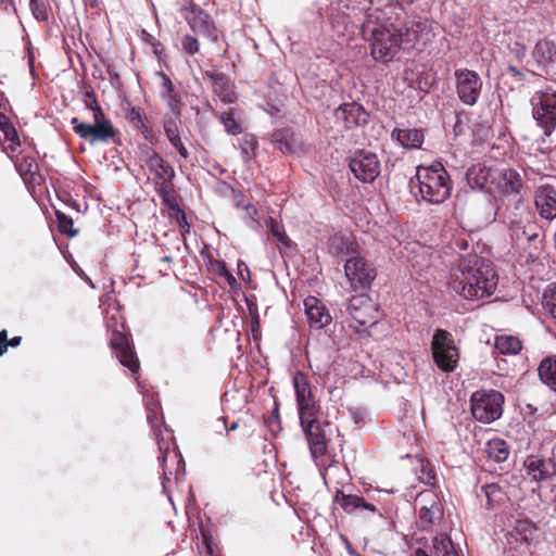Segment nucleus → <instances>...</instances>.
Returning a JSON list of instances; mask_svg holds the SVG:
<instances>
[{"instance_id":"ea45409f","label":"nucleus","mask_w":556,"mask_h":556,"mask_svg":"<svg viewBox=\"0 0 556 556\" xmlns=\"http://www.w3.org/2000/svg\"><path fill=\"white\" fill-rule=\"evenodd\" d=\"M257 140L254 135L245 134L239 139V148L244 163H249L254 155Z\"/></svg>"},{"instance_id":"dca6fc26","label":"nucleus","mask_w":556,"mask_h":556,"mask_svg":"<svg viewBox=\"0 0 556 556\" xmlns=\"http://www.w3.org/2000/svg\"><path fill=\"white\" fill-rule=\"evenodd\" d=\"M293 386L300 420H306L309 417L317 416L318 406L307 381V377L302 372H296L293 377Z\"/></svg>"},{"instance_id":"69168bd1","label":"nucleus","mask_w":556,"mask_h":556,"mask_svg":"<svg viewBox=\"0 0 556 556\" xmlns=\"http://www.w3.org/2000/svg\"><path fill=\"white\" fill-rule=\"evenodd\" d=\"M180 215H181V220L186 223V215L184 212L179 211Z\"/></svg>"},{"instance_id":"a211bd4d","label":"nucleus","mask_w":556,"mask_h":556,"mask_svg":"<svg viewBox=\"0 0 556 556\" xmlns=\"http://www.w3.org/2000/svg\"><path fill=\"white\" fill-rule=\"evenodd\" d=\"M523 466L531 481L543 482L556 476V462L553 458H545L541 455H529Z\"/></svg>"},{"instance_id":"58836bf2","label":"nucleus","mask_w":556,"mask_h":556,"mask_svg":"<svg viewBox=\"0 0 556 556\" xmlns=\"http://www.w3.org/2000/svg\"><path fill=\"white\" fill-rule=\"evenodd\" d=\"M486 170L481 165H473L466 173V179L473 189H482L486 182Z\"/></svg>"},{"instance_id":"3c124183","label":"nucleus","mask_w":556,"mask_h":556,"mask_svg":"<svg viewBox=\"0 0 556 556\" xmlns=\"http://www.w3.org/2000/svg\"><path fill=\"white\" fill-rule=\"evenodd\" d=\"M233 192V200H235V206L238 210H247V207H250L252 203L245 198V195L238 190H232Z\"/></svg>"},{"instance_id":"e2e57ef3","label":"nucleus","mask_w":556,"mask_h":556,"mask_svg":"<svg viewBox=\"0 0 556 556\" xmlns=\"http://www.w3.org/2000/svg\"><path fill=\"white\" fill-rule=\"evenodd\" d=\"M416 556H429L426 552L421 551V549H418L416 552Z\"/></svg>"},{"instance_id":"8fccbe9b","label":"nucleus","mask_w":556,"mask_h":556,"mask_svg":"<svg viewBox=\"0 0 556 556\" xmlns=\"http://www.w3.org/2000/svg\"><path fill=\"white\" fill-rule=\"evenodd\" d=\"M29 8L36 20L43 21L47 18V9L43 2H40L39 0H30Z\"/></svg>"},{"instance_id":"a878e982","label":"nucleus","mask_w":556,"mask_h":556,"mask_svg":"<svg viewBox=\"0 0 556 556\" xmlns=\"http://www.w3.org/2000/svg\"><path fill=\"white\" fill-rule=\"evenodd\" d=\"M532 56L539 67L545 68L555 60L556 43L546 38L539 40L534 46Z\"/></svg>"},{"instance_id":"6e6552de","label":"nucleus","mask_w":556,"mask_h":556,"mask_svg":"<svg viewBox=\"0 0 556 556\" xmlns=\"http://www.w3.org/2000/svg\"><path fill=\"white\" fill-rule=\"evenodd\" d=\"M431 351L434 363L441 370L450 372L456 368L459 354L452 333L438 329L433 334Z\"/></svg>"},{"instance_id":"7c9ffc66","label":"nucleus","mask_w":556,"mask_h":556,"mask_svg":"<svg viewBox=\"0 0 556 556\" xmlns=\"http://www.w3.org/2000/svg\"><path fill=\"white\" fill-rule=\"evenodd\" d=\"M538 370L541 381L551 390L556 391V356L544 358Z\"/></svg>"},{"instance_id":"a18cd8bd","label":"nucleus","mask_w":556,"mask_h":556,"mask_svg":"<svg viewBox=\"0 0 556 556\" xmlns=\"http://www.w3.org/2000/svg\"><path fill=\"white\" fill-rule=\"evenodd\" d=\"M0 130L3 134L4 142L16 143L18 138L17 131L11 121L4 114H0Z\"/></svg>"},{"instance_id":"4be33fe9","label":"nucleus","mask_w":556,"mask_h":556,"mask_svg":"<svg viewBox=\"0 0 556 556\" xmlns=\"http://www.w3.org/2000/svg\"><path fill=\"white\" fill-rule=\"evenodd\" d=\"M305 314L308 324L314 329H321L331 323V315L325 304L315 296L304 301Z\"/></svg>"},{"instance_id":"338daca9","label":"nucleus","mask_w":556,"mask_h":556,"mask_svg":"<svg viewBox=\"0 0 556 556\" xmlns=\"http://www.w3.org/2000/svg\"><path fill=\"white\" fill-rule=\"evenodd\" d=\"M313 366H314V365H313V361H312V359H309V367H312V368H313Z\"/></svg>"},{"instance_id":"a19ab883","label":"nucleus","mask_w":556,"mask_h":556,"mask_svg":"<svg viewBox=\"0 0 556 556\" xmlns=\"http://www.w3.org/2000/svg\"><path fill=\"white\" fill-rule=\"evenodd\" d=\"M265 225L278 243L287 248L291 245V240L286 235L283 226L279 224L277 219L269 217L265 220Z\"/></svg>"},{"instance_id":"49530a36","label":"nucleus","mask_w":556,"mask_h":556,"mask_svg":"<svg viewBox=\"0 0 556 556\" xmlns=\"http://www.w3.org/2000/svg\"><path fill=\"white\" fill-rule=\"evenodd\" d=\"M55 215L60 232L67 235L68 237H75L77 235V230L73 228V219L60 211H56Z\"/></svg>"},{"instance_id":"6e6d98bb","label":"nucleus","mask_w":556,"mask_h":556,"mask_svg":"<svg viewBox=\"0 0 556 556\" xmlns=\"http://www.w3.org/2000/svg\"><path fill=\"white\" fill-rule=\"evenodd\" d=\"M8 349L7 331H0V355H3Z\"/></svg>"},{"instance_id":"412c9836","label":"nucleus","mask_w":556,"mask_h":556,"mask_svg":"<svg viewBox=\"0 0 556 556\" xmlns=\"http://www.w3.org/2000/svg\"><path fill=\"white\" fill-rule=\"evenodd\" d=\"M334 117L345 128L350 129L355 126H363L368 123V112L358 103H343L334 111Z\"/></svg>"},{"instance_id":"052dcab7","label":"nucleus","mask_w":556,"mask_h":556,"mask_svg":"<svg viewBox=\"0 0 556 556\" xmlns=\"http://www.w3.org/2000/svg\"><path fill=\"white\" fill-rule=\"evenodd\" d=\"M361 507H363L364 509L366 510H371L374 511L375 510V506L369 504V503H366L364 502V500L362 498V504H361Z\"/></svg>"},{"instance_id":"bb28decb","label":"nucleus","mask_w":556,"mask_h":556,"mask_svg":"<svg viewBox=\"0 0 556 556\" xmlns=\"http://www.w3.org/2000/svg\"><path fill=\"white\" fill-rule=\"evenodd\" d=\"M157 75L162 78V98L167 102V105L176 118H179L180 110V96L175 91L170 78L164 73L159 72Z\"/></svg>"},{"instance_id":"09e8293b","label":"nucleus","mask_w":556,"mask_h":556,"mask_svg":"<svg viewBox=\"0 0 556 556\" xmlns=\"http://www.w3.org/2000/svg\"><path fill=\"white\" fill-rule=\"evenodd\" d=\"M126 118L129 123H131L137 129H142L144 127V121L141 115L140 109L130 108L126 113Z\"/></svg>"},{"instance_id":"6ab92c4d","label":"nucleus","mask_w":556,"mask_h":556,"mask_svg":"<svg viewBox=\"0 0 556 556\" xmlns=\"http://www.w3.org/2000/svg\"><path fill=\"white\" fill-rule=\"evenodd\" d=\"M534 204L541 218L552 222L556 218V189L549 184H542L534 191Z\"/></svg>"},{"instance_id":"ddd939ff","label":"nucleus","mask_w":556,"mask_h":556,"mask_svg":"<svg viewBox=\"0 0 556 556\" xmlns=\"http://www.w3.org/2000/svg\"><path fill=\"white\" fill-rule=\"evenodd\" d=\"M349 166L355 178L362 182H372L380 174V161L376 153L357 150L350 157Z\"/></svg>"},{"instance_id":"aec40b11","label":"nucleus","mask_w":556,"mask_h":556,"mask_svg":"<svg viewBox=\"0 0 556 556\" xmlns=\"http://www.w3.org/2000/svg\"><path fill=\"white\" fill-rule=\"evenodd\" d=\"M111 346L114 350L119 363L127 367L134 375L139 369V361L129 343L128 338L118 330L113 331Z\"/></svg>"},{"instance_id":"423d86ee","label":"nucleus","mask_w":556,"mask_h":556,"mask_svg":"<svg viewBox=\"0 0 556 556\" xmlns=\"http://www.w3.org/2000/svg\"><path fill=\"white\" fill-rule=\"evenodd\" d=\"M506 218L510 236L517 243L523 240L530 242L538 238L539 227L523 198L515 199L513 205L507 207Z\"/></svg>"},{"instance_id":"4468645a","label":"nucleus","mask_w":556,"mask_h":556,"mask_svg":"<svg viewBox=\"0 0 556 556\" xmlns=\"http://www.w3.org/2000/svg\"><path fill=\"white\" fill-rule=\"evenodd\" d=\"M434 34L428 20H415L407 23L402 31V43L405 49L422 50L433 39Z\"/></svg>"},{"instance_id":"39448f33","label":"nucleus","mask_w":556,"mask_h":556,"mask_svg":"<svg viewBox=\"0 0 556 556\" xmlns=\"http://www.w3.org/2000/svg\"><path fill=\"white\" fill-rule=\"evenodd\" d=\"M416 179L420 197L428 203H443L451 194L452 182L450 175L439 162H434L429 166H418Z\"/></svg>"},{"instance_id":"393cba45","label":"nucleus","mask_w":556,"mask_h":556,"mask_svg":"<svg viewBox=\"0 0 556 556\" xmlns=\"http://www.w3.org/2000/svg\"><path fill=\"white\" fill-rule=\"evenodd\" d=\"M206 77L210 78L214 93L224 102L232 103L236 100V93L230 79L219 71H207Z\"/></svg>"},{"instance_id":"f257e3e1","label":"nucleus","mask_w":556,"mask_h":556,"mask_svg":"<svg viewBox=\"0 0 556 556\" xmlns=\"http://www.w3.org/2000/svg\"><path fill=\"white\" fill-rule=\"evenodd\" d=\"M497 276L490 262L473 254L463 257L452 274L450 286L466 300L492 295L497 287Z\"/></svg>"},{"instance_id":"37998d69","label":"nucleus","mask_w":556,"mask_h":556,"mask_svg":"<svg viewBox=\"0 0 556 556\" xmlns=\"http://www.w3.org/2000/svg\"><path fill=\"white\" fill-rule=\"evenodd\" d=\"M241 218L250 229L256 232H261L264 227L258 216V211L253 204L243 211Z\"/></svg>"},{"instance_id":"c03bdc74","label":"nucleus","mask_w":556,"mask_h":556,"mask_svg":"<svg viewBox=\"0 0 556 556\" xmlns=\"http://www.w3.org/2000/svg\"><path fill=\"white\" fill-rule=\"evenodd\" d=\"M481 492L486 498L485 507L491 509L495 506V504L500 503L502 500V491L498 484L489 483L481 488Z\"/></svg>"},{"instance_id":"0eeeda50","label":"nucleus","mask_w":556,"mask_h":556,"mask_svg":"<svg viewBox=\"0 0 556 556\" xmlns=\"http://www.w3.org/2000/svg\"><path fill=\"white\" fill-rule=\"evenodd\" d=\"M504 396L496 390L476 391L470 399L473 418L483 424L495 421L502 416Z\"/></svg>"},{"instance_id":"72a5a7b5","label":"nucleus","mask_w":556,"mask_h":556,"mask_svg":"<svg viewBox=\"0 0 556 556\" xmlns=\"http://www.w3.org/2000/svg\"><path fill=\"white\" fill-rule=\"evenodd\" d=\"M495 348L501 354H517L521 350V341L514 336H497Z\"/></svg>"},{"instance_id":"de8ad7c7","label":"nucleus","mask_w":556,"mask_h":556,"mask_svg":"<svg viewBox=\"0 0 556 556\" xmlns=\"http://www.w3.org/2000/svg\"><path fill=\"white\" fill-rule=\"evenodd\" d=\"M181 47L187 54L193 55L199 52L200 43L194 36L185 35L181 40Z\"/></svg>"},{"instance_id":"5701e85b","label":"nucleus","mask_w":556,"mask_h":556,"mask_svg":"<svg viewBox=\"0 0 556 556\" xmlns=\"http://www.w3.org/2000/svg\"><path fill=\"white\" fill-rule=\"evenodd\" d=\"M502 181V192L505 195H515L517 198H523L526 194L525 180L519 170L516 168L507 167L503 168L500 173Z\"/></svg>"},{"instance_id":"b1692460","label":"nucleus","mask_w":556,"mask_h":556,"mask_svg":"<svg viewBox=\"0 0 556 556\" xmlns=\"http://www.w3.org/2000/svg\"><path fill=\"white\" fill-rule=\"evenodd\" d=\"M358 244L351 233H334L329 238L328 251L333 256H355Z\"/></svg>"},{"instance_id":"7ed1b4c3","label":"nucleus","mask_w":556,"mask_h":556,"mask_svg":"<svg viewBox=\"0 0 556 556\" xmlns=\"http://www.w3.org/2000/svg\"><path fill=\"white\" fill-rule=\"evenodd\" d=\"M83 102L86 109L93 113V124L81 122L78 117H72L71 125L76 135L89 140L90 143L108 142L116 136L112 123L105 117L101 106L98 103L94 91L88 87L81 92Z\"/></svg>"},{"instance_id":"c9c22d12","label":"nucleus","mask_w":556,"mask_h":556,"mask_svg":"<svg viewBox=\"0 0 556 556\" xmlns=\"http://www.w3.org/2000/svg\"><path fill=\"white\" fill-rule=\"evenodd\" d=\"M15 168L24 181L34 179V175L38 169V165L33 157L23 156L14 161Z\"/></svg>"},{"instance_id":"603ef678","label":"nucleus","mask_w":556,"mask_h":556,"mask_svg":"<svg viewBox=\"0 0 556 556\" xmlns=\"http://www.w3.org/2000/svg\"><path fill=\"white\" fill-rule=\"evenodd\" d=\"M545 306L551 316L556 319V285L551 289L549 295L546 296Z\"/></svg>"},{"instance_id":"20e7f679","label":"nucleus","mask_w":556,"mask_h":556,"mask_svg":"<svg viewBox=\"0 0 556 556\" xmlns=\"http://www.w3.org/2000/svg\"><path fill=\"white\" fill-rule=\"evenodd\" d=\"M146 407L148 409V421L151 425L156 441L157 446L160 451V457L161 465L163 468V488H165V481L169 480V477L174 473L173 472V465H176L175 468V476L177 477L180 471H184V460L181 458V455L179 452L173 447L174 445L173 437L169 434L168 430L166 428L162 429L159 427V420H157V410L160 408V404L153 397H146Z\"/></svg>"},{"instance_id":"5fc2aeb1","label":"nucleus","mask_w":556,"mask_h":556,"mask_svg":"<svg viewBox=\"0 0 556 556\" xmlns=\"http://www.w3.org/2000/svg\"><path fill=\"white\" fill-rule=\"evenodd\" d=\"M21 146V141H20V138H17L16 140V143H13V142H4V146H3V151L7 153V155L10 157V159H14L15 156V153L17 152L18 148Z\"/></svg>"},{"instance_id":"1a4fd4ad","label":"nucleus","mask_w":556,"mask_h":556,"mask_svg":"<svg viewBox=\"0 0 556 556\" xmlns=\"http://www.w3.org/2000/svg\"><path fill=\"white\" fill-rule=\"evenodd\" d=\"M532 114L544 134L549 136L556 127V91L545 89L531 98Z\"/></svg>"},{"instance_id":"2eb2a0df","label":"nucleus","mask_w":556,"mask_h":556,"mask_svg":"<svg viewBox=\"0 0 556 556\" xmlns=\"http://www.w3.org/2000/svg\"><path fill=\"white\" fill-rule=\"evenodd\" d=\"M305 433L311 454L314 459L323 457L327 450L326 429L330 427L329 422L319 421L316 416L306 420H300Z\"/></svg>"},{"instance_id":"79ce46f5","label":"nucleus","mask_w":556,"mask_h":556,"mask_svg":"<svg viewBox=\"0 0 556 556\" xmlns=\"http://www.w3.org/2000/svg\"><path fill=\"white\" fill-rule=\"evenodd\" d=\"M334 502L339 504L346 513H352L361 507L362 497L357 495H346L342 491H338L334 496Z\"/></svg>"},{"instance_id":"e433bc0d","label":"nucleus","mask_w":556,"mask_h":556,"mask_svg":"<svg viewBox=\"0 0 556 556\" xmlns=\"http://www.w3.org/2000/svg\"><path fill=\"white\" fill-rule=\"evenodd\" d=\"M441 509L434 501H432L429 506H421L419 509V522L421 528H428L434 522L435 519L441 518Z\"/></svg>"},{"instance_id":"c85d7f7f","label":"nucleus","mask_w":556,"mask_h":556,"mask_svg":"<svg viewBox=\"0 0 556 556\" xmlns=\"http://www.w3.org/2000/svg\"><path fill=\"white\" fill-rule=\"evenodd\" d=\"M177 119L178 118H176V117L175 118L166 119L164 122V126H163L164 127V132H165L168 141L177 150L179 155L181 157H184L185 160H188L189 159V152H188L187 148L184 146V143L181 141Z\"/></svg>"},{"instance_id":"2f4dec72","label":"nucleus","mask_w":556,"mask_h":556,"mask_svg":"<svg viewBox=\"0 0 556 556\" xmlns=\"http://www.w3.org/2000/svg\"><path fill=\"white\" fill-rule=\"evenodd\" d=\"M485 454L491 460L495 463H503L507 460L509 456V446L504 440L496 438L488 441L485 445Z\"/></svg>"},{"instance_id":"bf43d9fd","label":"nucleus","mask_w":556,"mask_h":556,"mask_svg":"<svg viewBox=\"0 0 556 556\" xmlns=\"http://www.w3.org/2000/svg\"><path fill=\"white\" fill-rule=\"evenodd\" d=\"M331 362L328 359L323 366L316 365V369L321 372H327V369L329 368Z\"/></svg>"},{"instance_id":"473e14b6","label":"nucleus","mask_w":556,"mask_h":556,"mask_svg":"<svg viewBox=\"0 0 556 556\" xmlns=\"http://www.w3.org/2000/svg\"><path fill=\"white\" fill-rule=\"evenodd\" d=\"M220 122L227 134L239 135L242 132V123L239 113L236 110L230 109L229 111L222 113Z\"/></svg>"},{"instance_id":"9d476101","label":"nucleus","mask_w":556,"mask_h":556,"mask_svg":"<svg viewBox=\"0 0 556 556\" xmlns=\"http://www.w3.org/2000/svg\"><path fill=\"white\" fill-rule=\"evenodd\" d=\"M180 13L193 33L205 37L211 41L218 40L219 31L217 26L212 16L202 8L190 3L188 5H184L180 9Z\"/></svg>"},{"instance_id":"cd10ccee","label":"nucleus","mask_w":556,"mask_h":556,"mask_svg":"<svg viewBox=\"0 0 556 556\" xmlns=\"http://www.w3.org/2000/svg\"><path fill=\"white\" fill-rule=\"evenodd\" d=\"M391 137L405 149H418L422 146L425 134L421 129H393Z\"/></svg>"},{"instance_id":"680f3d73","label":"nucleus","mask_w":556,"mask_h":556,"mask_svg":"<svg viewBox=\"0 0 556 556\" xmlns=\"http://www.w3.org/2000/svg\"><path fill=\"white\" fill-rule=\"evenodd\" d=\"M508 71L513 73L514 75H521V73L517 70L515 66H509Z\"/></svg>"},{"instance_id":"f03ea898","label":"nucleus","mask_w":556,"mask_h":556,"mask_svg":"<svg viewBox=\"0 0 556 556\" xmlns=\"http://www.w3.org/2000/svg\"><path fill=\"white\" fill-rule=\"evenodd\" d=\"M362 33L370 41L371 55L376 61L390 62L401 49L402 30L388 23L379 9L366 14Z\"/></svg>"},{"instance_id":"864d4df0","label":"nucleus","mask_w":556,"mask_h":556,"mask_svg":"<svg viewBox=\"0 0 556 556\" xmlns=\"http://www.w3.org/2000/svg\"><path fill=\"white\" fill-rule=\"evenodd\" d=\"M217 267L219 275L224 277L230 286H232L236 282V279L227 269L226 264L224 262H217Z\"/></svg>"},{"instance_id":"f8f14e48","label":"nucleus","mask_w":556,"mask_h":556,"mask_svg":"<svg viewBox=\"0 0 556 556\" xmlns=\"http://www.w3.org/2000/svg\"><path fill=\"white\" fill-rule=\"evenodd\" d=\"M344 273L351 288L354 290L369 288L377 276L372 264L358 254L346 260Z\"/></svg>"},{"instance_id":"f704fd0d","label":"nucleus","mask_w":556,"mask_h":556,"mask_svg":"<svg viewBox=\"0 0 556 556\" xmlns=\"http://www.w3.org/2000/svg\"><path fill=\"white\" fill-rule=\"evenodd\" d=\"M273 143L281 152L292 153L295 140L288 129H281L273 134Z\"/></svg>"},{"instance_id":"9b49d317","label":"nucleus","mask_w":556,"mask_h":556,"mask_svg":"<svg viewBox=\"0 0 556 556\" xmlns=\"http://www.w3.org/2000/svg\"><path fill=\"white\" fill-rule=\"evenodd\" d=\"M455 85L457 97L465 105L477 104L483 86L482 78L477 72L468 68L456 70Z\"/></svg>"},{"instance_id":"4c0bfd02","label":"nucleus","mask_w":556,"mask_h":556,"mask_svg":"<svg viewBox=\"0 0 556 556\" xmlns=\"http://www.w3.org/2000/svg\"><path fill=\"white\" fill-rule=\"evenodd\" d=\"M434 556H458L452 540L445 535H437L433 539Z\"/></svg>"},{"instance_id":"c756f323","label":"nucleus","mask_w":556,"mask_h":556,"mask_svg":"<svg viewBox=\"0 0 556 556\" xmlns=\"http://www.w3.org/2000/svg\"><path fill=\"white\" fill-rule=\"evenodd\" d=\"M147 165L164 182H169L175 177L174 168L156 152L149 156Z\"/></svg>"},{"instance_id":"13d9d810","label":"nucleus","mask_w":556,"mask_h":556,"mask_svg":"<svg viewBox=\"0 0 556 556\" xmlns=\"http://www.w3.org/2000/svg\"><path fill=\"white\" fill-rule=\"evenodd\" d=\"M22 338L21 337H14L11 340L8 341V345H11L13 348L20 345Z\"/></svg>"},{"instance_id":"4d7b16f0","label":"nucleus","mask_w":556,"mask_h":556,"mask_svg":"<svg viewBox=\"0 0 556 556\" xmlns=\"http://www.w3.org/2000/svg\"><path fill=\"white\" fill-rule=\"evenodd\" d=\"M218 421L223 422V426H224V428L226 429L227 432L236 430L238 428V422H236V421L232 422V425L229 428H227L224 418L218 419Z\"/></svg>"},{"instance_id":"0e129e2a","label":"nucleus","mask_w":556,"mask_h":556,"mask_svg":"<svg viewBox=\"0 0 556 556\" xmlns=\"http://www.w3.org/2000/svg\"><path fill=\"white\" fill-rule=\"evenodd\" d=\"M160 261L161 262H172V257L170 256H164V257H161Z\"/></svg>"},{"instance_id":"f3484780","label":"nucleus","mask_w":556,"mask_h":556,"mask_svg":"<svg viewBox=\"0 0 556 556\" xmlns=\"http://www.w3.org/2000/svg\"><path fill=\"white\" fill-rule=\"evenodd\" d=\"M346 312L358 326L375 325L377 307L367 294L353 295L346 305Z\"/></svg>"}]
</instances>
